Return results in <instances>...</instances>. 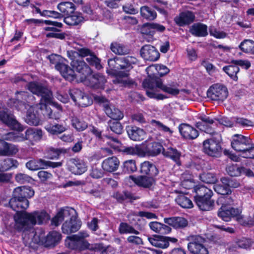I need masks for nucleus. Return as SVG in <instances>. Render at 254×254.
<instances>
[{"instance_id": "58836bf2", "label": "nucleus", "mask_w": 254, "mask_h": 254, "mask_svg": "<svg viewBox=\"0 0 254 254\" xmlns=\"http://www.w3.org/2000/svg\"><path fill=\"white\" fill-rule=\"evenodd\" d=\"M58 8L64 16L73 13L75 10L74 4L71 2H61L58 5Z\"/></svg>"}, {"instance_id": "c03bdc74", "label": "nucleus", "mask_w": 254, "mask_h": 254, "mask_svg": "<svg viewBox=\"0 0 254 254\" xmlns=\"http://www.w3.org/2000/svg\"><path fill=\"white\" fill-rule=\"evenodd\" d=\"M62 238L61 234L58 232L53 231L47 235L46 239V244L48 246H54L60 242Z\"/></svg>"}, {"instance_id": "9d476101", "label": "nucleus", "mask_w": 254, "mask_h": 254, "mask_svg": "<svg viewBox=\"0 0 254 254\" xmlns=\"http://www.w3.org/2000/svg\"><path fill=\"white\" fill-rule=\"evenodd\" d=\"M34 100V96L28 92L19 91L15 93L14 104L17 110L23 111L32 106Z\"/></svg>"}, {"instance_id": "ddd939ff", "label": "nucleus", "mask_w": 254, "mask_h": 254, "mask_svg": "<svg viewBox=\"0 0 254 254\" xmlns=\"http://www.w3.org/2000/svg\"><path fill=\"white\" fill-rule=\"evenodd\" d=\"M0 121L12 129L19 131H21L24 129L23 126L7 109L0 110Z\"/></svg>"}, {"instance_id": "0e129e2a", "label": "nucleus", "mask_w": 254, "mask_h": 254, "mask_svg": "<svg viewBox=\"0 0 254 254\" xmlns=\"http://www.w3.org/2000/svg\"><path fill=\"white\" fill-rule=\"evenodd\" d=\"M114 197L119 202L132 199L131 194L128 191L117 192L114 195Z\"/></svg>"}, {"instance_id": "412c9836", "label": "nucleus", "mask_w": 254, "mask_h": 254, "mask_svg": "<svg viewBox=\"0 0 254 254\" xmlns=\"http://www.w3.org/2000/svg\"><path fill=\"white\" fill-rule=\"evenodd\" d=\"M148 240L152 246L161 249L168 248L169 246L170 242L176 243L178 241V240L175 238L164 236L149 237Z\"/></svg>"}, {"instance_id": "6e6d98bb", "label": "nucleus", "mask_w": 254, "mask_h": 254, "mask_svg": "<svg viewBox=\"0 0 254 254\" xmlns=\"http://www.w3.org/2000/svg\"><path fill=\"white\" fill-rule=\"evenodd\" d=\"M137 170L135 161L134 160H128L125 161L123 165V171L125 173H131Z\"/></svg>"}, {"instance_id": "7ed1b4c3", "label": "nucleus", "mask_w": 254, "mask_h": 254, "mask_svg": "<svg viewBox=\"0 0 254 254\" xmlns=\"http://www.w3.org/2000/svg\"><path fill=\"white\" fill-rule=\"evenodd\" d=\"M142 86L146 89V94L149 97L157 100L167 98L166 96L158 93L160 90L173 96H176L180 93L177 83L172 82L165 85L159 78L146 79L143 81Z\"/></svg>"}, {"instance_id": "f257e3e1", "label": "nucleus", "mask_w": 254, "mask_h": 254, "mask_svg": "<svg viewBox=\"0 0 254 254\" xmlns=\"http://www.w3.org/2000/svg\"><path fill=\"white\" fill-rule=\"evenodd\" d=\"M10 207L16 212L14 216L15 227L19 231L23 232V238L26 237V232H30L31 237L34 236L33 226L36 224H42L49 219V215L45 211H35L28 213L24 210L29 206V201L27 199H22L19 195H14L9 201Z\"/></svg>"}, {"instance_id": "473e14b6", "label": "nucleus", "mask_w": 254, "mask_h": 254, "mask_svg": "<svg viewBox=\"0 0 254 254\" xmlns=\"http://www.w3.org/2000/svg\"><path fill=\"white\" fill-rule=\"evenodd\" d=\"M130 178L137 186L143 188H149L154 182V180L152 177L139 176L137 177H134L131 176Z\"/></svg>"}, {"instance_id": "e2e57ef3", "label": "nucleus", "mask_w": 254, "mask_h": 254, "mask_svg": "<svg viewBox=\"0 0 254 254\" xmlns=\"http://www.w3.org/2000/svg\"><path fill=\"white\" fill-rule=\"evenodd\" d=\"M226 171L228 175L232 177H237L242 174L241 167L235 165L228 166Z\"/></svg>"}, {"instance_id": "4d7b16f0", "label": "nucleus", "mask_w": 254, "mask_h": 254, "mask_svg": "<svg viewBox=\"0 0 254 254\" xmlns=\"http://www.w3.org/2000/svg\"><path fill=\"white\" fill-rule=\"evenodd\" d=\"M44 23L48 25L47 27L44 28L45 31H51L54 32H59L60 30L58 28H61L63 26V24L57 21H51L46 20L44 21Z\"/></svg>"}, {"instance_id": "39448f33", "label": "nucleus", "mask_w": 254, "mask_h": 254, "mask_svg": "<svg viewBox=\"0 0 254 254\" xmlns=\"http://www.w3.org/2000/svg\"><path fill=\"white\" fill-rule=\"evenodd\" d=\"M231 146L236 151L242 152L243 157L254 159V143L248 137L235 134L233 136Z\"/></svg>"}, {"instance_id": "09e8293b", "label": "nucleus", "mask_w": 254, "mask_h": 254, "mask_svg": "<svg viewBox=\"0 0 254 254\" xmlns=\"http://www.w3.org/2000/svg\"><path fill=\"white\" fill-rule=\"evenodd\" d=\"M175 200L176 202L183 208H190L193 206V203L191 200L183 194L178 195Z\"/></svg>"}, {"instance_id": "69168bd1", "label": "nucleus", "mask_w": 254, "mask_h": 254, "mask_svg": "<svg viewBox=\"0 0 254 254\" xmlns=\"http://www.w3.org/2000/svg\"><path fill=\"white\" fill-rule=\"evenodd\" d=\"M214 190L218 194L227 195L231 192L230 189L225 185L216 184L214 185Z\"/></svg>"}, {"instance_id": "aec40b11", "label": "nucleus", "mask_w": 254, "mask_h": 254, "mask_svg": "<svg viewBox=\"0 0 254 254\" xmlns=\"http://www.w3.org/2000/svg\"><path fill=\"white\" fill-rule=\"evenodd\" d=\"M141 56L146 61H156L160 57L158 50L153 46L145 45L143 46L140 51Z\"/></svg>"}, {"instance_id": "0eeeda50", "label": "nucleus", "mask_w": 254, "mask_h": 254, "mask_svg": "<svg viewBox=\"0 0 254 254\" xmlns=\"http://www.w3.org/2000/svg\"><path fill=\"white\" fill-rule=\"evenodd\" d=\"M74 50L67 51V56L69 59H76L77 58H85L86 61L91 65L95 66L97 69L102 68L100 60L95 55L94 52L87 47L82 45H77L73 47Z\"/></svg>"}, {"instance_id": "774afa93", "label": "nucleus", "mask_w": 254, "mask_h": 254, "mask_svg": "<svg viewBox=\"0 0 254 254\" xmlns=\"http://www.w3.org/2000/svg\"><path fill=\"white\" fill-rule=\"evenodd\" d=\"M15 180L19 183L24 184L30 183L32 181V179L29 176L22 173H19L15 176Z\"/></svg>"}, {"instance_id": "393cba45", "label": "nucleus", "mask_w": 254, "mask_h": 254, "mask_svg": "<svg viewBox=\"0 0 254 254\" xmlns=\"http://www.w3.org/2000/svg\"><path fill=\"white\" fill-rule=\"evenodd\" d=\"M195 15L192 12L186 11L181 12L179 15L176 16L174 21L180 26L189 25L193 22Z\"/></svg>"}, {"instance_id": "ea45409f", "label": "nucleus", "mask_w": 254, "mask_h": 254, "mask_svg": "<svg viewBox=\"0 0 254 254\" xmlns=\"http://www.w3.org/2000/svg\"><path fill=\"white\" fill-rule=\"evenodd\" d=\"M18 161L11 158H7L0 162V169L3 171H7L12 168H16L18 165Z\"/></svg>"}, {"instance_id": "dca6fc26", "label": "nucleus", "mask_w": 254, "mask_h": 254, "mask_svg": "<svg viewBox=\"0 0 254 254\" xmlns=\"http://www.w3.org/2000/svg\"><path fill=\"white\" fill-rule=\"evenodd\" d=\"M202 150L208 155L217 157L220 155L222 148L218 141L213 139H208L203 141Z\"/></svg>"}, {"instance_id": "9b49d317", "label": "nucleus", "mask_w": 254, "mask_h": 254, "mask_svg": "<svg viewBox=\"0 0 254 254\" xmlns=\"http://www.w3.org/2000/svg\"><path fill=\"white\" fill-rule=\"evenodd\" d=\"M56 57V55L49 56L51 63L55 64V68L60 72L61 74L65 79L70 81H73L75 78L74 70L63 61L55 62L54 61Z\"/></svg>"}, {"instance_id": "6ab92c4d", "label": "nucleus", "mask_w": 254, "mask_h": 254, "mask_svg": "<svg viewBox=\"0 0 254 254\" xmlns=\"http://www.w3.org/2000/svg\"><path fill=\"white\" fill-rule=\"evenodd\" d=\"M240 213L238 208H235L223 204L218 212V216L223 220L228 222L232 218L237 216Z\"/></svg>"}, {"instance_id": "37998d69", "label": "nucleus", "mask_w": 254, "mask_h": 254, "mask_svg": "<svg viewBox=\"0 0 254 254\" xmlns=\"http://www.w3.org/2000/svg\"><path fill=\"white\" fill-rule=\"evenodd\" d=\"M162 145L158 142H152L149 144L146 148L148 154L152 156H156L163 150Z\"/></svg>"}, {"instance_id": "f3484780", "label": "nucleus", "mask_w": 254, "mask_h": 254, "mask_svg": "<svg viewBox=\"0 0 254 254\" xmlns=\"http://www.w3.org/2000/svg\"><path fill=\"white\" fill-rule=\"evenodd\" d=\"M70 60L71 61L70 64L72 68L82 74V78L86 79L92 73L91 69L82 59H70Z\"/></svg>"}, {"instance_id": "6e6552de", "label": "nucleus", "mask_w": 254, "mask_h": 254, "mask_svg": "<svg viewBox=\"0 0 254 254\" xmlns=\"http://www.w3.org/2000/svg\"><path fill=\"white\" fill-rule=\"evenodd\" d=\"M137 62L136 58L133 56H127L123 58H115L114 59H110L108 61L109 65L116 63L115 67L118 69H125V71H119L118 75L121 77H126L128 75L129 71L132 67L133 64Z\"/></svg>"}, {"instance_id": "bf43d9fd", "label": "nucleus", "mask_w": 254, "mask_h": 254, "mask_svg": "<svg viewBox=\"0 0 254 254\" xmlns=\"http://www.w3.org/2000/svg\"><path fill=\"white\" fill-rule=\"evenodd\" d=\"M119 231L121 234H134L138 235L139 232L135 230L132 226L126 223H121L119 227Z\"/></svg>"}, {"instance_id": "052dcab7", "label": "nucleus", "mask_w": 254, "mask_h": 254, "mask_svg": "<svg viewBox=\"0 0 254 254\" xmlns=\"http://www.w3.org/2000/svg\"><path fill=\"white\" fill-rule=\"evenodd\" d=\"M220 180L224 185L227 186L229 189L230 188H237L240 186V183L235 179L222 177Z\"/></svg>"}, {"instance_id": "4468645a", "label": "nucleus", "mask_w": 254, "mask_h": 254, "mask_svg": "<svg viewBox=\"0 0 254 254\" xmlns=\"http://www.w3.org/2000/svg\"><path fill=\"white\" fill-rule=\"evenodd\" d=\"M62 163L54 162L49 161H46L42 159H32L26 163V167L31 171H36L39 169H44L48 167L53 168L61 167Z\"/></svg>"}, {"instance_id": "b1692460", "label": "nucleus", "mask_w": 254, "mask_h": 254, "mask_svg": "<svg viewBox=\"0 0 254 254\" xmlns=\"http://www.w3.org/2000/svg\"><path fill=\"white\" fill-rule=\"evenodd\" d=\"M178 128L180 134L185 139L192 140L198 136V130L189 124H182Z\"/></svg>"}, {"instance_id": "a18cd8bd", "label": "nucleus", "mask_w": 254, "mask_h": 254, "mask_svg": "<svg viewBox=\"0 0 254 254\" xmlns=\"http://www.w3.org/2000/svg\"><path fill=\"white\" fill-rule=\"evenodd\" d=\"M27 109L28 110L25 117L26 122L30 125H38L39 123V119L38 117L34 113L32 106L28 107Z\"/></svg>"}, {"instance_id": "2f4dec72", "label": "nucleus", "mask_w": 254, "mask_h": 254, "mask_svg": "<svg viewBox=\"0 0 254 254\" xmlns=\"http://www.w3.org/2000/svg\"><path fill=\"white\" fill-rule=\"evenodd\" d=\"M190 32L196 37H205L208 35L207 26L201 23H195L190 28Z\"/></svg>"}, {"instance_id": "338daca9", "label": "nucleus", "mask_w": 254, "mask_h": 254, "mask_svg": "<svg viewBox=\"0 0 254 254\" xmlns=\"http://www.w3.org/2000/svg\"><path fill=\"white\" fill-rule=\"evenodd\" d=\"M92 103V100L88 95H85L84 93L79 99L77 104L81 107H87Z\"/></svg>"}, {"instance_id": "4be33fe9", "label": "nucleus", "mask_w": 254, "mask_h": 254, "mask_svg": "<svg viewBox=\"0 0 254 254\" xmlns=\"http://www.w3.org/2000/svg\"><path fill=\"white\" fill-rule=\"evenodd\" d=\"M43 132L41 128L36 127H29L23 134V141L27 140L30 141L32 144L38 142L43 137Z\"/></svg>"}, {"instance_id": "de8ad7c7", "label": "nucleus", "mask_w": 254, "mask_h": 254, "mask_svg": "<svg viewBox=\"0 0 254 254\" xmlns=\"http://www.w3.org/2000/svg\"><path fill=\"white\" fill-rule=\"evenodd\" d=\"M150 124L155 129L168 133L170 135H172L173 133V131L171 128L159 121L152 120L150 121Z\"/></svg>"}, {"instance_id": "20e7f679", "label": "nucleus", "mask_w": 254, "mask_h": 254, "mask_svg": "<svg viewBox=\"0 0 254 254\" xmlns=\"http://www.w3.org/2000/svg\"><path fill=\"white\" fill-rule=\"evenodd\" d=\"M69 217V221L66 220L63 224V232L66 234H69L77 232L81 226V222L77 219L76 212L72 208L66 207L62 208L52 219V224L58 226L65 218Z\"/></svg>"}, {"instance_id": "f8f14e48", "label": "nucleus", "mask_w": 254, "mask_h": 254, "mask_svg": "<svg viewBox=\"0 0 254 254\" xmlns=\"http://www.w3.org/2000/svg\"><path fill=\"white\" fill-rule=\"evenodd\" d=\"M95 99L103 104L106 115L114 120H120L124 117L123 113L114 105L110 104L108 101L103 96H96Z\"/></svg>"}, {"instance_id": "e433bc0d", "label": "nucleus", "mask_w": 254, "mask_h": 254, "mask_svg": "<svg viewBox=\"0 0 254 254\" xmlns=\"http://www.w3.org/2000/svg\"><path fill=\"white\" fill-rule=\"evenodd\" d=\"M69 247L72 249H77L79 251L90 249V244L85 240H69Z\"/></svg>"}, {"instance_id": "7c9ffc66", "label": "nucleus", "mask_w": 254, "mask_h": 254, "mask_svg": "<svg viewBox=\"0 0 254 254\" xmlns=\"http://www.w3.org/2000/svg\"><path fill=\"white\" fill-rule=\"evenodd\" d=\"M140 172L142 174L147 175L152 178L158 173L155 165L149 161H144L140 164Z\"/></svg>"}, {"instance_id": "3c124183", "label": "nucleus", "mask_w": 254, "mask_h": 254, "mask_svg": "<svg viewBox=\"0 0 254 254\" xmlns=\"http://www.w3.org/2000/svg\"><path fill=\"white\" fill-rule=\"evenodd\" d=\"M46 130L51 134H59L64 132L66 128L62 125H48L45 127Z\"/></svg>"}, {"instance_id": "5fc2aeb1", "label": "nucleus", "mask_w": 254, "mask_h": 254, "mask_svg": "<svg viewBox=\"0 0 254 254\" xmlns=\"http://www.w3.org/2000/svg\"><path fill=\"white\" fill-rule=\"evenodd\" d=\"M199 179L206 184H215L217 181L216 174L211 172H203L200 174Z\"/></svg>"}, {"instance_id": "5701e85b", "label": "nucleus", "mask_w": 254, "mask_h": 254, "mask_svg": "<svg viewBox=\"0 0 254 254\" xmlns=\"http://www.w3.org/2000/svg\"><path fill=\"white\" fill-rule=\"evenodd\" d=\"M69 170L75 175H81L87 170V165L83 160L72 158L69 161Z\"/></svg>"}, {"instance_id": "2eb2a0df", "label": "nucleus", "mask_w": 254, "mask_h": 254, "mask_svg": "<svg viewBox=\"0 0 254 254\" xmlns=\"http://www.w3.org/2000/svg\"><path fill=\"white\" fill-rule=\"evenodd\" d=\"M207 96L215 101H223L228 94L227 88L222 85L215 84L210 87L207 91Z\"/></svg>"}, {"instance_id": "a211bd4d", "label": "nucleus", "mask_w": 254, "mask_h": 254, "mask_svg": "<svg viewBox=\"0 0 254 254\" xmlns=\"http://www.w3.org/2000/svg\"><path fill=\"white\" fill-rule=\"evenodd\" d=\"M200 122H198L196 124V127L207 133L213 134L215 133V127L216 124L215 123L214 120L209 117L206 116L200 117Z\"/></svg>"}, {"instance_id": "a19ab883", "label": "nucleus", "mask_w": 254, "mask_h": 254, "mask_svg": "<svg viewBox=\"0 0 254 254\" xmlns=\"http://www.w3.org/2000/svg\"><path fill=\"white\" fill-rule=\"evenodd\" d=\"M232 64L224 66L223 70L233 80L237 81V74L240 71V68L236 64Z\"/></svg>"}, {"instance_id": "c9c22d12", "label": "nucleus", "mask_w": 254, "mask_h": 254, "mask_svg": "<svg viewBox=\"0 0 254 254\" xmlns=\"http://www.w3.org/2000/svg\"><path fill=\"white\" fill-rule=\"evenodd\" d=\"M163 154L174 160L178 165H180V158L181 153L175 148L170 147L163 149Z\"/></svg>"}, {"instance_id": "a878e982", "label": "nucleus", "mask_w": 254, "mask_h": 254, "mask_svg": "<svg viewBox=\"0 0 254 254\" xmlns=\"http://www.w3.org/2000/svg\"><path fill=\"white\" fill-rule=\"evenodd\" d=\"M129 137L134 141L143 140L145 137L146 133L144 130L135 126H127L126 128Z\"/></svg>"}, {"instance_id": "1a4fd4ad", "label": "nucleus", "mask_w": 254, "mask_h": 254, "mask_svg": "<svg viewBox=\"0 0 254 254\" xmlns=\"http://www.w3.org/2000/svg\"><path fill=\"white\" fill-rule=\"evenodd\" d=\"M190 242L188 248L192 254H208L207 248L204 245L205 239L199 235H192L189 237Z\"/></svg>"}, {"instance_id": "13d9d810", "label": "nucleus", "mask_w": 254, "mask_h": 254, "mask_svg": "<svg viewBox=\"0 0 254 254\" xmlns=\"http://www.w3.org/2000/svg\"><path fill=\"white\" fill-rule=\"evenodd\" d=\"M108 127L114 133L121 134L123 131V127L121 124L117 121L110 120L108 122Z\"/></svg>"}, {"instance_id": "423d86ee", "label": "nucleus", "mask_w": 254, "mask_h": 254, "mask_svg": "<svg viewBox=\"0 0 254 254\" xmlns=\"http://www.w3.org/2000/svg\"><path fill=\"white\" fill-rule=\"evenodd\" d=\"M194 190V200L198 207L202 211L212 209L214 201L211 199L213 195L212 190L204 186H196Z\"/></svg>"}, {"instance_id": "864d4df0", "label": "nucleus", "mask_w": 254, "mask_h": 254, "mask_svg": "<svg viewBox=\"0 0 254 254\" xmlns=\"http://www.w3.org/2000/svg\"><path fill=\"white\" fill-rule=\"evenodd\" d=\"M71 122L72 127L79 131L84 130L88 127L86 122L77 117H72Z\"/></svg>"}, {"instance_id": "c85d7f7f", "label": "nucleus", "mask_w": 254, "mask_h": 254, "mask_svg": "<svg viewBox=\"0 0 254 254\" xmlns=\"http://www.w3.org/2000/svg\"><path fill=\"white\" fill-rule=\"evenodd\" d=\"M165 223L175 229H182L187 226L188 222L186 219L182 217H172L165 218Z\"/></svg>"}, {"instance_id": "4c0bfd02", "label": "nucleus", "mask_w": 254, "mask_h": 254, "mask_svg": "<svg viewBox=\"0 0 254 254\" xmlns=\"http://www.w3.org/2000/svg\"><path fill=\"white\" fill-rule=\"evenodd\" d=\"M140 12L143 19L151 21L154 20L157 16L156 11L152 8L147 6H143L140 7Z\"/></svg>"}, {"instance_id": "f704fd0d", "label": "nucleus", "mask_w": 254, "mask_h": 254, "mask_svg": "<svg viewBox=\"0 0 254 254\" xmlns=\"http://www.w3.org/2000/svg\"><path fill=\"white\" fill-rule=\"evenodd\" d=\"M149 226L152 231L161 234H168L172 230L169 226L157 221L150 222Z\"/></svg>"}, {"instance_id": "8fccbe9b", "label": "nucleus", "mask_w": 254, "mask_h": 254, "mask_svg": "<svg viewBox=\"0 0 254 254\" xmlns=\"http://www.w3.org/2000/svg\"><path fill=\"white\" fill-rule=\"evenodd\" d=\"M3 140H7L14 142L23 141V133L20 132H9L2 134L1 136Z\"/></svg>"}, {"instance_id": "79ce46f5", "label": "nucleus", "mask_w": 254, "mask_h": 254, "mask_svg": "<svg viewBox=\"0 0 254 254\" xmlns=\"http://www.w3.org/2000/svg\"><path fill=\"white\" fill-rule=\"evenodd\" d=\"M110 49L113 53L119 55H127L129 53V50L126 46L116 42L111 44Z\"/></svg>"}, {"instance_id": "cd10ccee", "label": "nucleus", "mask_w": 254, "mask_h": 254, "mask_svg": "<svg viewBox=\"0 0 254 254\" xmlns=\"http://www.w3.org/2000/svg\"><path fill=\"white\" fill-rule=\"evenodd\" d=\"M18 152V148L15 145L0 140V155L12 156Z\"/></svg>"}, {"instance_id": "72a5a7b5", "label": "nucleus", "mask_w": 254, "mask_h": 254, "mask_svg": "<svg viewBox=\"0 0 254 254\" xmlns=\"http://www.w3.org/2000/svg\"><path fill=\"white\" fill-rule=\"evenodd\" d=\"M14 195H19L22 199H28L34 195V191L29 187L22 186L16 188L13 192Z\"/></svg>"}, {"instance_id": "c756f323", "label": "nucleus", "mask_w": 254, "mask_h": 254, "mask_svg": "<svg viewBox=\"0 0 254 254\" xmlns=\"http://www.w3.org/2000/svg\"><path fill=\"white\" fill-rule=\"evenodd\" d=\"M119 165V159L116 157L113 156L105 159L102 163V167L104 171L113 172L118 169Z\"/></svg>"}, {"instance_id": "680f3d73", "label": "nucleus", "mask_w": 254, "mask_h": 254, "mask_svg": "<svg viewBox=\"0 0 254 254\" xmlns=\"http://www.w3.org/2000/svg\"><path fill=\"white\" fill-rule=\"evenodd\" d=\"M140 32L143 35H148L149 39L147 40L149 42L152 39V36L154 33L152 23H145L143 24L140 28Z\"/></svg>"}, {"instance_id": "49530a36", "label": "nucleus", "mask_w": 254, "mask_h": 254, "mask_svg": "<svg viewBox=\"0 0 254 254\" xmlns=\"http://www.w3.org/2000/svg\"><path fill=\"white\" fill-rule=\"evenodd\" d=\"M83 17L79 13L67 15L64 18V22L68 25H77L83 20Z\"/></svg>"}, {"instance_id": "603ef678", "label": "nucleus", "mask_w": 254, "mask_h": 254, "mask_svg": "<svg viewBox=\"0 0 254 254\" xmlns=\"http://www.w3.org/2000/svg\"><path fill=\"white\" fill-rule=\"evenodd\" d=\"M239 48L246 53H254V41L252 40H245L241 43Z\"/></svg>"}, {"instance_id": "f03ea898", "label": "nucleus", "mask_w": 254, "mask_h": 254, "mask_svg": "<svg viewBox=\"0 0 254 254\" xmlns=\"http://www.w3.org/2000/svg\"><path fill=\"white\" fill-rule=\"evenodd\" d=\"M26 87L32 93L41 97L40 102V109L43 110V108H45V116L49 119L56 120L60 118L62 111L60 105H56L55 106L58 111H54L47 106V104H50L52 102L53 94L51 90L42 83L37 82H30L27 84Z\"/></svg>"}, {"instance_id": "bb28decb", "label": "nucleus", "mask_w": 254, "mask_h": 254, "mask_svg": "<svg viewBox=\"0 0 254 254\" xmlns=\"http://www.w3.org/2000/svg\"><path fill=\"white\" fill-rule=\"evenodd\" d=\"M87 78L89 80V85L91 87L95 89L103 88L106 82V79L102 74L97 73L90 74Z\"/></svg>"}]
</instances>
